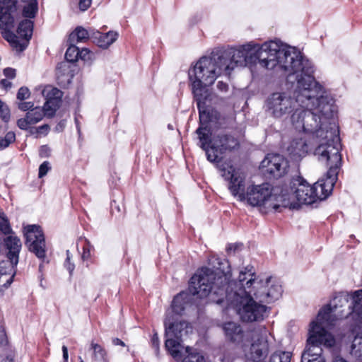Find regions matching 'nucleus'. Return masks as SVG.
I'll list each match as a JSON object with an SVG mask.
<instances>
[{"mask_svg": "<svg viewBox=\"0 0 362 362\" xmlns=\"http://www.w3.org/2000/svg\"><path fill=\"white\" fill-rule=\"evenodd\" d=\"M239 248V245L236 243H234V244H229L228 246L227 247V250H233L234 252H235L237 250H238Z\"/></svg>", "mask_w": 362, "mask_h": 362, "instance_id": "nucleus-58", "label": "nucleus"}, {"mask_svg": "<svg viewBox=\"0 0 362 362\" xmlns=\"http://www.w3.org/2000/svg\"><path fill=\"white\" fill-rule=\"evenodd\" d=\"M216 52L210 57H202L192 69L189 70V79L191 82L193 94L205 93L209 91L207 87L214 84L218 76L224 74L223 68L219 66Z\"/></svg>", "mask_w": 362, "mask_h": 362, "instance_id": "nucleus-7", "label": "nucleus"}, {"mask_svg": "<svg viewBox=\"0 0 362 362\" xmlns=\"http://www.w3.org/2000/svg\"><path fill=\"white\" fill-rule=\"evenodd\" d=\"M222 177L228 181V189L233 197L241 202L245 200V175L231 163L224 162L219 165Z\"/></svg>", "mask_w": 362, "mask_h": 362, "instance_id": "nucleus-12", "label": "nucleus"}, {"mask_svg": "<svg viewBox=\"0 0 362 362\" xmlns=\"http://www.w3.org/2000/svg\"><path fill=\"white\" fill-rule=\"evenodd\" d=\"M198 135L200 148L205 151L207 160L212 163H219L221 162V158L218 157L216 153H211V130L210 127L199 126L196 130Z\"/></svg>", "mask_w": 362, "mask_h": 362, "instance_id": "nucleus-19", "label": "nucleus"}, {"mask_svg": "<svg viewBox=\"0 0 362 362\" xmlns=\"http://www.w3.org/2000/svg\"><path fill=\"white\" fill-rule=\"evenodd\" d=\"M16 141V134L13 132H8L4 137L0 136V151L3 150Z\"/></svg>", "mask_w": 362, "mask_h": 362, "instance_id": "nucleus-41", "label": "nucleus"}, {"mask_svg": "<svg viewBox=\"0 0 362 362\" xmlns=\"http://www.w3.org/2000/svg\"><path fill=\"white\" fill-rule=\"evenodd\" d=\"M281 194L289 202V208L298 209L301 204L310 205L320 200L315 184L310 185L300 176L293 177L285 184Z\"/></svg>", "mask_w": 362, "mask_h": 362, "instance_id": "nucleus-9", "label": "nucleus"}, {"mask_svg": "<svg viewBox=\"0 0 362 362\" xmlns=\"http://www.w3.org/2000/svg\"><path fill=\"white\" fill-rule=\"evenodd\" d=\"M79 362H84L81 357H79Z\"/></svg>", "mask_w": 362, "mask_h": 362, "instance_id": "nucleus-60", "label": "nucleus"}, {"mask_svg": "<svg viewBox=\"0 0 362 362\" xmlns=\"http://www.w3.org/2000/svg\"><path fill=\"white\" fill-rule=\"evenodd\" d=\"M291 47L272 48L271 45L260 47L257 44L248 43L238 48H228L216 51L219 66L223 68L224 74L230 75L236 66H246L257 62L267 69H273L281 63L285 64L287 57L293 53ZM286 65L288 64H286ZM286 66V65H284Z\"/></svg>", "mask_w": 362, "mask_h": 362, "instance_id": "nucleus-3", "label": "nucleus"}, {"mask_svg": "<svg viewBox=\"0 0 362 362\" xmlns=\"http://www.w3.org/2000/svg\"><path fill=\"white\" fill-rule=\"evenodd\" d=\"M151 346L154 349L156 355L159 354L160 341L157 332H154L151 339Z\"/></svg>", "mask_w": 362, "mask_h": 362, "instance_id": "nucleus-45", "label": "nucleus"}, {"mask_svg": "<svg viewBox=\"0 0 362 362\" xmlns=\"http://www.w3.org/2000/svg\"><path fill=\"white\" fill-rule=\"evenodd\" d=\"M30 92L28 88L22 86L18 89L17 93V99L19 100H24L30 97Z\"/></svg>", "mask_w": 362, "mask_h": 362, "instance_id": "nucleus-43", "label": "nucleus"}, {"mask_svg": "<svg viewBox=\"0 0 362 362\" xmlns=\"http://www.w3.org/2000/svg\"><path fill=\"white\" fill-rule=\"evenodd\" d=\"M202 298L197 294H193L188 288L187 291H181L177 293L171 303L173 314L174 316H181L185 313V310L192 305L193 298Z\"/></svg>", "mask_w": 362, "mask_h": 362, "instance_id": "nucleus-21", "label": "nucleus"}, {"mask_svg": "<svg viewBox=\"0 0 362 362\" xmlns=\"http://www.w3.org/2000/svg\"><path fill=\"white\" fill-rule=\"evenodd\" d=\"M209 264L211 268L202 267L191 277L189 288L193 294L202 298L209 296L212 301L221 304L227 296L230 264L228 260L218 257L210 258Z\"/></svg>", "mask_w": 362, "mask_h": 362, "instance_id": "nucleus-5", "label": "nucleus"}, {"mask_svg": "<svg viewBox=\"0 0 362 362\" xmlns=\"http://www.w3.org/2000/svg\"><path fill=\"white\" fill-rule=\"evenodd\" d=\"M245 275L246 274L245 273H240V275H239V281L241 283V284L243 286H246L247 288H250L252 286V284L255 283V279H253L252 277H251L249 280L246 281V282L245 283Z\"/></svg>", "mask_w": 362, "mask_h": 362, "instance_id": "nucleus-49", "label": "nucleus"}, {"mask_svg": "<svg viewBox=\"0 0 362 362\" xmlns=\"http://www.w3.org/2000/svg\"><path fill=\"white\" fill-rule=\"evenodd\" d=\"M322 349H306L302 354L301 362H325V358L322 354Z\"/></svg>", "mask_w": 362, "mask_h": 362, "instance_id": "nucleus-30", "label": "nucleus"}, {"mask_svg": "<svg viewBox=\"0 0 362 362\" xmlns=\"http://www.w3.org/2000/svg\"><path fill=\"white\" fill-rule=\"evenodd\" d=\"M165 348L175 359L182 358V343L184 337L192 332V327L187 321L178 320L174 315H168L164 320Z\"/></svg>", "mask_w": 362, "mask_h": 362, "instance_id": "nucleus-8", "label": "nucleus"}, {"mask_svg": "<svg viewBox=\"0 0 362 362\" xmlns=\"http://www.w3.org/2000/svg\"><path fill=\"white\" fill-rule=\"evenodd\" d=\"M37 12V0H0V33L18 52L29 45Z\"/></svg>", "mask_w": 362, "mask_h": 362, "instance_id": "nucleus-2", "label": "nucleus"}, {"mask_svg": "<svg viewBox=\"0 0 362 362\" xmlns=\"http://www.w3.org/2000/svg\"><path fill=\"white\" fill-rule=\"evenodd\" d=\"M22 231L28 250L41 261L39 264V272L42 273L44 263L49 262L48 260L46 261L47 245L44 231L37 224L23 226Z\"/></svg>", "mask_w": 362, "mask_h": 362, "instance_id": "nucleus-11", "label": "nucleus"}, {"mask_svg": "<svg viewBox=\"0 0 362 362\" xmlns=\"http://www.w3.org/2000/svg\"><path fill=\"white\" fill-rule=\"evenodd\" d=\"M269 351V341L267 337L261 336L250 348L248 360L251 362H265V358Z\"/></svg>", "mask_w": 362, "mask_h": 362, "instance_id": "nucleus-22", "label": "nucleus"}, {"mask_svg": "<svg viewBox=\"0 0 362 362\" xmlns=\"http://www.w3.org/2000/svg\"><path fill=\"white\" fill-rule=\"evenodd\" d=\"M34 103L33 102H21L18 104V108L22 111H27L33 109Z\"/></svg>", "mask_w": 362, "mask_h": 362, "instance_id": "nucleus-52", "label": "nucleus"}, {"mask_svg": "<svg viewBox=\"0 0 362 362\" xmlns=\"http://www.w3.org/2000/svg\"><path fill=\"white\" fill-rule=\"evenodd\" d=\"M308 144L304 139L297 138L290 142L287 151L292 160H298L308 154Z\"/></svg>", "mask_w": 362, "mask_h": 362, "instance_id": "nucleus-25", "label": "nucleus"}, {"mask_svg": "<svg viewBox=\"0 0 362 362\" xmlns=\"http://www.w3.org/2000/svg\"><path fill=\"white\" fill-rule=\"evenodd\" d=\"M3 74L7 78L13 79L16 76V70L11 67H7L3 70Z\"/></svg>", "mask_w": 362, "mask_h": 362, "instance_id": "nucleus-50", "label": "nucleus"}, {"mask_svg": "<svg viewBox=\"0 0 362 362\" xmlns=\"http://www.w3.org/2000/svg\"><path fill=\"white\" fill-rule=\"evenodd\" d=\"M240 148L239 138L234 134L228 132H222L213 137L211 144V153H216L218 157L238 151Z\"/></svg>", "mask_w": 362, "mask_h": 362, "instance_id": "nucleus-14", "label": "nucleus"}, {"mask_svg": "<svg viewBox=\"0 0 362 362\" xmlns=\"http://www.w3.org/2000/svg\"><path fill=\"white\" fill-rule=\"evenodd\" d=\"M286 66L281 63L277 67L285 71L288 76L296 74L297 87L294 98L286 93H273L266 100V111L274 118H282L293 114L300 105L313 107L315 96L321 90V84L316 81L315 69L312 62L301 54L293 50L287 57Z\"/></svg>", "mask_w": 362, "mask_h": 362, "instance_id": "nucleus-1", "label": "nucleus"}, {"mask_svg": "<svg viewBox=\"0 0 362 362\" xmlns=\"http://www.w3.org/2000/svg\"><path fill=\"white\" fill-rule=\"evenodd\" d=\"M291 352L277 351L271 355L269 362H291Z\"/></svg>", "mask_w": 362, "mask_h": 362, "instance_id": "nucleus-35", "label": "nucleus"}, {"mask_svg": "<svg viewBox=\"0 0 362 362\" xmlns=\"http://www.w3.org/2000/svg\"><path fill=\"white\" fill-rule=\"evenodd\" d=\"M263 303H257L250 295L246 294L240 301V307L238 313L243 322H258L264 319V315L267 310V306Z\"/></svg>", "mask_w": 362, "mask_h": 362, "instance_id": "nucleus-13", "label": "nucleus"}, {"mask_svg": "<svg viewBox=\"0 0 362 362\" xmlns=\"http://www.w3.org/2000/svg\"><path fill=\"white\" fill-rule=\"evenodd\" d=\"M49 129V126L47 124H43L42 126L38 127L36 129V132L37 133H43V132H45V134H47Z\"/></svg>", "mask_w": 362, "mask_h": 362, "instance_id": "nucleus-56", "label": "nucleus"}, {"mask_svg": "<svg viewBox=\"0 0 362 362\" xmlns=\"http://www.w3.org/2000/svg\"><path fill=\"white\" fill-rule=\"evenodd\" d=\"M245 200L252 206H264L274 211H279L281 207H288L289 204L281 194L272 193V189L267 183L248 187L245 192Z\"/></svg>", "mask_w": 362, "mask_h": 362, "instance_id": "nucleus-10", "label": "nucleus"}, {"mask_svg": "<svg viewBox=\"0 0 362 362\" xmlns=\"http://www.w3.org/2000/svg\"><path fill=\"white\" fill-rule=\"evenodd\" d=\"M332 311V307L329 304L324 305L317 314V321L322 325L323 322L327 321L330 318V315Z\"/></svg>", "mask_w": 362, "mask_h": 362, "instance_id": "nucleus-39", "label": "nucleus"}, {"mask_svg": "<svg viewBox=\"0 0 362 362\" xmlns=\"http://www.w3.org/2000/svg\"><path fill=\"white\" fill-rule=\"evenodd\" d=\"M80 55L78 56V59H81L83 61L90 60L93 56V53L86 48L79 49Z\"/></svg>", "mask_w": 362, "mask_h": 362, "instance_id": "nucleus-48", "label": "nucleus"}, {"mask_svg": "<svg viewBox=\"0 0 362 362\" xmlns=\"http://www.w3.org/2000/svg\"><path fill=\"white\" fill-rule=\"evenodd\" d=\"M307 342L310 345L308 349H315V351H318V349H322L321 345L327 347L333 346L335 344V339L320 322L313 321L310 323Z\"/></svg>", "mask_w": 362, "mask_h": 362, "instance_id": "nucleus-15", "label": "nucleus"}, {"mask_svg": "<svg viewBox=\"0 0 362 362\" xmlns=\"http://www.w3.org/2000/svg\"><path fill=\"white\" fill-rule=\"evenodd\" d=\"M0 117L6 123L9 122L11 117V112L8 105L1 100H0Z\"/></svg>", "mask_w": 362, "mask_h": 362, "instance_id": "nucleus-42", "label": "nucleus"}, {"mask_svg": "<svg viewBox=\"0 0 362 362\" xmlns=\"http://www.w3.org/2000/svg\"><path fill=\"white\" fill-rule=\"evenodd\" d=\"M325 88L321 85V90L315 96L317 100L313 101V107H308L305 105H300L291 115V120L294 127L305 133L315 135L317 138H322L320 144H332V136L336 130V134L339 137V129L335 122L330 121L334 115V106L331 104L327 96H324Z\"/></svg>", "mask_w": 362, "mask_h": 362, "instance_id": "nucleus-4", "label": "nucleus"}, {"mask_svg": "<svg viewBox=\"0 0 362 362\" xmlns=\"http://www.w3.org/2000/svg\"><path fill=\"white\" fill-rule=\"evenodd\" d=\"M282 292L281 286L272 283L269 278L265 285H261L257 288L253 295L259 303H272L281 296Z\"/></svg>", "mask_w": 362, "mask_h": 362, "instance_id": "nucleus-17", "label": "nucleus"}, {"mask_svg": "<svg viewBox=\"0 0 362 362\" xmlns=\"http://www.w3.org/2000/svg\"><path fill=\"white\" fill-rule=\"evenodd\" d=\"M118 36V33L115 31L103 33L95 30L92 33V42L99 47L107 49L117 40Z\"/></svg>", "mask_w": 362, "mask_h": 362, "instance_id": "nucleus-26", "label": "nucleus"}, {"mask_svg": "<svg viewBox=\"0 0 362 362\" xmlns=\"http://www.w3.org/2000/svg\"><path fill=\"white\" fill-rule=\"evenodd\" d=\"M0 231L5 235L12 233L9 221L4 212H0Z\"/></svg>", "mask_w": 362, "mask_h": 362, "instance_id": "nucleus-40", "label": "nucleus"}, {"mask_svg": "<svg viewBox=\"0 0 362 362\" xmlns=\"http://www.w3.org/2000/svg\"><path fill=\"white\" fill-rule=\"evenodd\" d=\"M112 344L115 346H121L123 347L126 346L125 343L119 338L112 339Z\"/></svg>", "mask_w": 362, "mask_h": 362, "instance_id": "nucleus-57", "label": "nucleus"}, {"mask_svg": "<svg viewBox=\"0 0 362 362\" xmlns=\"http://www.w3.org/2000/svg\"><path fill=\"white\" fill-rule=\"evenodd\" d=\"M82 250L81 259L86 263V267H88L90 264H95V259L92 254V252L94 251V247L88 239H85Z\"/></svg>", "mask_w": 362, "mask_h": 362, "instance_id": "nucleus-33", "label": "nucleus"}, {"mask_svg": "<svg viewBox=\"0 0 362 362\" xmlns=\"http://www.w3.org/2000/svg\"><path fill=\"white\" fill-rule=\"evenodd\" d=\"M62 92L54 88L47 95L46 102L43 106V111L48 117H53L62 103Z\"/></svg>", "mask_w": 362, "mask_h": 362, "instance_id": "nucleus-23", "label": "nucleus"}, {"mask_svg": "<svg viewBox=\"0 0 362 362\" xmlns=\"http://www.w3.org/2000/svg\"><path fill=\"white\" fill-rule=\"evenodd\" d=\"M199 115V126L209 127L211 122L215 120V111L210 110L207 102L211 100L210 91L205 93L193 94Z\"/></svg>", "mask_w": 362, "mask_h": 362, "instance_id": "nucleus-18", "label": "nucleus"}, {"mask_svg": "<svg viewBox=\"0 0 362 362\" xmlns=\"http://www.w3.org/2000/svg\"><path fill=\"white\" fill-rule=\"evenodd\" d=\"M265 172L274 178H279L286 175L289 169V162L280 154H268L262 162Z\"/></svg>", "mask_w": 362, "mask_h": 362, "instance_id": "nucleus-16", "label": "nucleus"}, {"mask_svg": "<svg viewBox=\"0 0 362 362\" xmlns=\"http://www.w3.org/2000/svg\"><path fill=\"white\" fill-rule=\"evenodd\" d=\"M62 354H63V362H68V358H69L68 348L66 346L63 345L62 347Z\"/></svg>", "mask_w": 362, "mask_h": 362, "instance_id": "nucleus-55", "label": "nucleus"}, {"mask_svg": "<svg viewBox=\"0 0 362 362\" xmlns=\"http://www.w3.org/2000/svg\"><path fill=\"white\" fill-rule=\"evenodd\" d=\"M6 249L8 250L6 257L13 259L18 263L19 253L21 250L22 243L20 238L16 235H8L4 240Z\"/></svg>", "mask_w": 362, "mask_h": 362, "instance_id": "nucleus-27", "label": "nucleus"}, {"mask_svg": "<svg viewBox=\"0 0 362 362\" xmlns=\"http://www.w3.org/2000/svg\"><path fill=\"white\" fill-rule=\"evenodd\" d=\"M334 130V134H336ZM332 144H319L315 149L314 154L318 160L326 162L329 167L325 177L320 179L315 183L320 201L325 199L331 193L338 180V175L342 165V156L341 154V145L339 142L337 134L332 136Z\"/></svg>", "mask_w": 362, "mask_h": 362, "instance_id": "nucleus-6", "label": "nucleus"}, {"mask_svg": "<svg viewBox=\"0 0 362 362\" xmlns=\"http://www.w3.org/2000/svg\"><path fill=\"white\" fill-rule=\"evenodd\" d=\"M32 124L31 122H30L29 119L27 117V115H25V117L21 118L17 120V126L23 130L28 129L29 125Z\"/></svg>", "mask_w": 362, "mask_h": 362, "instance_id": "nucleus-47", "label": "nucleus"}, {"mask_svg": "<svg viewBox=\"0 0 362 362\" xmlns=\"http://www.w3.org/2000/svg\"><path fill=\"white\" fill-rule=\"evenodd\" d=\"M187 356L182 359V362H205L204 358L199 353L192 352V348L187 346L185 348Z\"/></svg>", "mask_w": 362, "mask_h": 362, "instance_id": "nucleus-36", "label": "nucleus"}, {"mask_svg": "<svg viewBox=\"0 0 362 362\" xmlns=\"http://www.w3.org/2000/svg\"><path fill=\"white\" fill-rule=\"evenodd\" d=\"M39 156L41 158H47L50 156V149L47 145L41 146L39 150Z\"/></svg>", "mask_w": 362, "mask_h": 362, "instance_id": "nucleus-51", "label": "nucleus"}, {"mask_svg": "<svg viewBox=\"0 0 362 362\" xmlns=\"http://www.w3.org/2000/svg\"><path fill=\"white\" fill-rule=\"evenodd\" d=\"M0 85L5 89H10L12 86V83L8 81L7 79H1L0 81Z\"/></svg>", "mask_w": 362, "mask_h": 362, "instance_id": "nucleus-54", "label": "nucleus"}, {"mask_svg": "<svg viewBox=\"0 0 362 362\" xmlns=\"http://www.w3.org/2000/svg\"><path fill=\"white\" fill-rule=\"evenodd\" d=\"M223 329L227 341L238 345L243 341L245 334L241 326L233 322L223 324Z\"/></svg>", "mask_w": 362, "mask_h": 362, "instance_id": "nucleus-24", "label": "nucleus"}, {"mask_svg": "<svg viewBox=\"0 0 362 362\" xmlns=\"http://www.w3.org/2000/svg\"><path fill=\"white\" fill-rule=\"evenodd\" d=\"M26 114L30 122L33 124L40 122L43 118L44 115H45L44 111L37 107L30 110Z\"/></svg>", "mask_w": 362, "mask_h": 362, "instance_id": "nucleus-38", "label": "nucleus"}, {"mask_svg": "<svg viewBox=\"0 0 362 362\" xmlns=\"http://www.w3.org/2000/svg\"><path fill=\"white\" fill-rule=\"evenodd\" d=\"M89 350L92 352V362H110L107 351L102 345L92 341Z\"/></svg>", "mask_w": 362, "mask_h": 362, "instance_id": "nucleus-28", "label": "nucleus"}, {"mask_svg": "<svg viewBox=\"0 0 362 362\" xmlns=\"http://www.w3.org/2000/svg\"><path fill=\"white\" fill-rule=\"evenodd\" d=\"M332 362H348L340 356H337L334 358Z\"/></svg>", "mask_w": 362, "mask_h": 362, "instance_id": "nucleus-59", "label": "nucleus"}, {"mask_svg": "<svg viewBox=\"0 0 362 362\" xmlns=\"http://www.w3.org/2000/svg\"><path fill=\"white\" fill-rule=\"evenodd\" d=\"M215 121L221 129L233 130L236 128L235 119L234 117L223 116L217 111H215Z\"/></svg>", "mask_w": 362, "mask_h": 362, "instance_id": "nucleus-32", "label": "nucleus"}, {"mask_svg": "<svg viewBox=\"0 0 362 362\" xmlns=\"http://www.w3.org/2000/svg\"><path fill=\"white\" fill-rule=\"evenodd\" d=\"M79 55V48L75 45H71L66 51L65 59L66 61L73 63L78 61Z\"/></svg>", "mask_w": 362, "mask_h": 362, "instance_id": "nucleus-37", "label": "nucleus"}, {"mask_svg": "<svg viewBox=\"0 0 362 362\" xmlns=\"http://www.w3.org/2000/svg\"><path fill=\"white\" fill-rule=\"evenodd\" d=\"M18 263H16L13 259L7 258L6 260L0 261V275H10L9 279L6 283L10 284L13 281V278L15 274V268Z\"/></svg>", "mask_w": 362, "mask_h": 362, "instance_id": "nucleus-31", "label": "nucleus"}, {"mask_svg": "<svg viewBox=\"0 0 362 362\" xmlns=\"http://www.w3.org/2000/svg\"><path fill=\"white\" fill-rule=\"evenodd\" d=\"M66 259L64 262V266L66 268V269L69 271V274L71 275L75 269V265L74 263H72L71 262V255L69 250H66Z\"/></svg>", "mask_w": 362, "mask_h": 362, "instance_id": "nucleus-44", "label": "nucleus"}, {"mask_svg": "<svg viewBox=\"0 0 362 362\" xmlns=\"http://www.w3.org/2000/svg\"><path fill=\"white\" fill-rule=\"evenodd\" d=\"M351 354L362 361V336L357 334L354 337L351 346Z\"/></svg>", "mask_w": 362, "mask_h": 362, "instance_id": "nucleus-34", "label": "nucleus"}, {"mask_svg": "<svg viewBox=\"0 0 362 362\" xmlns=\"http://www.w3.org/2000/svg\"><path fill=\"white\" fill-rule=\"evenodd\" d=\"M50 168L49 163L44 161L39 167L38 177L42 178L45 176Z\"/></svg>", "mask_w": 362, "mask_h": 362, "instance_id": "nucleus-46", "label": "nucleus"}, {"mask_svg": "<svg viewBox=\"0 0 362 362\" xmlns=\"http://www.w3.org/2000/svg\"><path fill=\"white\" fill-rule=\"evenodd\" d=\"M351 303L349 306V317L356 327L362 328V289L351 294Z\"/></svg>", "mask_w": 362, "mask_h": 362, "instance_id": "nucleus-20", "label": "nucleus"}, {"mask_svg": "<svg viewBox=\"0 0 362 362\" xmlns=\"http://www.w3.org/2000/svg\"><path fill=\"white\" fill-rule=\"evenodd\" d=\"M217 88L221 92H226L228 90V85L223 81H218L217 83Z\"/></svg>", "mask_w": 362, "mask_h": 362, "instance_id": "nucleus-53", "label": "nucleus"}, {"mask_svg": "<svg viewBox=\"0 0 362 362\" xmlns=\"http://www.w3.org/2000/svg\"><path fill=\"white\" fill-rule=\"evenodd\" d=\"M95 29L90 28L86 30L82 26H77L75 30L69 35V41L71 42H86L88 39L92 40V33Z\"/></svg>", "mask_w": 362, "mask_h": 362, "instance_id": "nucleus-29", "label": "nucleus"}]
</instances>
